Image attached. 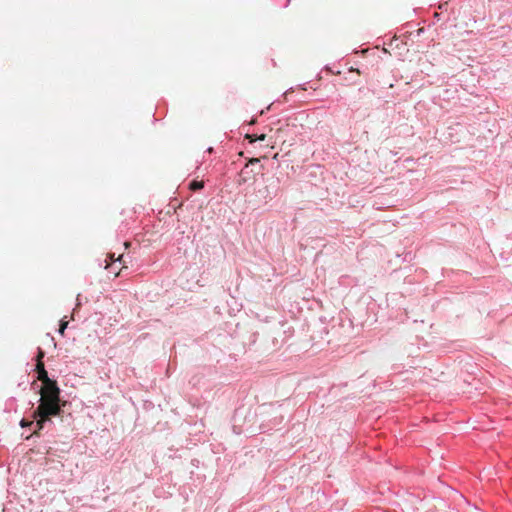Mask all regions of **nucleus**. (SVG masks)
<instances>
[{
  "label": "nucleus",
  "mask_w": 512,
  "mask_h": 512,
  "mask_svg": "<svg viewBox=\"0 0 512 512\" xmlns=\"http://www.w3.org/2000/svg\"><path fill=\"white\" fill-rule=\"evenodd\" d=\"M40 404L33 412V419L36 420L37 430L34 434L37 435L38 431L43 429L44 423L49 421L52 416H58L61 412L60 407V389L57 382L43 385L40 389Z\"/></svg>",
  "instance_id": "nucleus-1"
},
{
  "label": "nucleus",
  "mask_w": 512,
  "mask_h": 512,
  "mask_svg": "<svg viewBox=\"0 0 512 512\" xmlns=\"http://www.w3.org/2000/svg\"><path fill=\"white\" fill-rule=\"evenodd\" d=\"M43 357H44V352L41 349H39L38 354H37V364H36V371L38 374L40 373V371L45 370V366L42 361Z\"/></svg>",
  "instance_id": "nucleus-2"
},
{
  "label": "nucleus",
  "mask_w": 512,
  "mask_h": 512,
  "mask_svg": "<svg viewBox=\"0 0 512 512\" xmlns=\"http://www.w3.org/2000/svg\"><path fill=\"white\" fill-rule=\"evenodd\" d=\"M38 380H40L43 385H48L50 383L56 382L55 380H52L48 377V373L46 370L40 371L38 374Z\"/></svg>",
  "instance_id": "nucleus-3"
},
{
  "label": "nucleus",
  "mask_w": 512,
  "mask_h": 512,
  "mask_svg": "<svg viewBox=\"0 0 512 512\" xmlns=\"http://www.w3.org/2000/svg\"><path fill=\"white\" fill-rule=\"evenodd\" d=\"M259 193L264 197L266 201L271 200L274 197V194L270 191L268 186H265L263 189H260Z\"/></svg>",
  "instance_id": "nucleus-4"
},
{
  "label": "nucleus",
  "mask_w": 512,
  "mask_h": 512,
  "mask_svg": "<svg viewBox=\"0 0 512 512\" xmlns=\"http://www.w3.org/2000/svg\"><path fill=\"white\" fill-rule=\"evenodd\" d=\"M204 187V182L203 181H198V180H193L190 184H189V189L190 190H193V191H196V190H200Z\"/></svg>",
  "instance_id": "nucleus-5"
},
{
  "label": "nucleus",
  "mask_w": 512,
  "mask_h": 512,
  "mask_svg": "<svg viewBox=\"0 0 512 512\" xmlns=\"http://www.w3.org/2000/svg\"><path fill=\"white\" fill-rule=\"evenodd\" d=\"M67 325H68V321L65 319H62L60 322V327H59V333L61 335H64V331L67 328Z\"/></svg>",
  "instance_id": "nucleus-6"
},
{
  "label": "nucleus",
  "mask_w": 512,
  "mask_h": 512,
  "mask_svg": "<svg viewBox=\"0 0 512 512\" xmlns=\"http://www.w3.org/2000/svg\"><path fill=\"white\" fill-rule=\"evenodd\" d=\"M33 424V421H28L26 419H22L21 422H20V425L22 427H27V426H31Z\"/></svg>",
  "instance_id": "nucleus-7"
},
{
  "label": "nucleus",
  "mask_w": 512,
  "mask_h": 512,
  "mask_svg": "<svg viewBox=\"0 0 512 512\" xmlns=\"http://www.w3.org/2000/svg\"><path fill=\"white\" fill-rule=\"evenodd\" d=\"M246 138L250 140V142L257 141V135L255 134H247Z\"/></svg>",
  "instance_id": "nucleus-8"
},
{
  "label": "nucleus",
  "mask_w": 512,
  "mask_h": 512,
  "mask_svg": "<svg viewBox=\"0 0 512 512\" xmlns=\"http://www.w3.org/2000/svg\"><path fill=\"white\" fill-rule=\"evenodd\" d=\"M265 138H266L265 134H261V135L257 136V140H260V141L265 140Z\"/></svg>",
  "instance_id": "nucleus-9"
},
{
  "label": "nucleus",
  "mask_w": 512,
  "mask_h": 512,
  "mask_svg": "<svg viewBox=\"0 0 512 512\" xmlns=\"http://www.w3.org/2000/svg\"><path fill=\"white\" fill-rule=\"evenodd\" d=\"M258 161H259V159H257V158H252V159H250V161H249V162L253 164V163H257Z\"/></svg>",
  "instance_id": "nucleus-10"
},
{
  "label": "nucleus",
  "mask_w": 512,
  "mask_h": 512,
  "mask_svg": "<svg viewBox=\"0 0 512 512\" xmlns=\"http://www.w3.org/2000/svg\"><path fill=\"white\" fill-rule=\"evenodd\" d=\"M121 259H122V255H120L116 260H117V261H121ZM111 260H112V261H114V260H115V259H114V255H112V256H111Z\"/></svg>",
  "instance_id": "nucleus-11"
},
{
  "label": "nucleus",
  "mask_w": 512,
  "mask_h": 512,
  "mask_svg": "<svg viewBox=\"0 0 512 512\" xmlns=\"http://www.w3.org/2000/svg\"><path fill=\"white\" fill-rule=\"evenodd\" d=\"M420 32H422V29L417 30L418 35L420 34Z\"/></svg>",
  "instance_id": "nucleus-12"
}]
</instances>
